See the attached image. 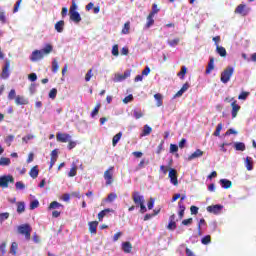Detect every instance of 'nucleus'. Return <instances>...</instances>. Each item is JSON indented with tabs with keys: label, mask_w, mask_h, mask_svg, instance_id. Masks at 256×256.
<instances>
[{
	"label": "nucleus",
	"mask_w": 256,
	"mask_h": 256,
	"mask_svg": "<svg viewBox=\"0 0 256 256\" xmlns=\"http://www.w3.org/2000/svg\"><path fill=\"white\" fill-rule=\"evenodd\" d=\"M249 92H241V94L238 96V99L240 101H245L249 97Z\"/></svg>",
	"instance_id": "nucleus-49"
},
{
	"label": "nucleus",
	"mask_w": 256,
	"mask_h": 256,
	"mask_svg": "<svg viewBox=\"0 0 256 256\" xmlns=\"http://www.w3.org/2000/svg\"><path fill=\"white\" fill-rule=\"evenodd\" d=\"M15 187H16V189L23 190V189H25V184H23V182H21V181H18V182H16Z\"/></svg>",
	"instance_id": "nucleus-61"
},
{
	"label": "nucleus",
	"mask_w": 256,
	"mask_h": 256,
	"mask_svg": "<svg viewBox=\"0 0 256 256\" xmlns=\"http://www.w3.org/2000/svg\"><path fill=\"white\" fill-rule=\"evenodd\" d=\"M4 141L8 147H11V144L13 143V141H15V135L10 134V135L6 136Z\"/></svg>",
	"instance_id": "nucleus-30"
},
{
	"label": "nucleus",
	"mask_w": 256,
	"mask_h": 256,
	"mask_svg": "<svg viewBox=\"0 0 256 256\" xmlns=\"http://www.w3.org/2000/svg\"><path fill=\"white\" fill-rule=\"evenodd\" d=\"M28 79L32 82L37 81V74L31 73L28 75Z\"/></svg>",
	"instance_id": "nucleus-64"
},
{
	"label": "nucleus",
	"mask_w": 256,
	"mask_h": 256,
	"mask_svg": "<svg viewBox=\"0 0 256 256\" xmlns=\"http://www.w3.org/2000/svg\"><path fill=\"white\" fill-rule=\"evenodd\" d=\"M70 19L74 23H81V14H79V12H71Z\"/></svg>",
	"instance_id": "nucleus-19"
},
{
	"label": "nucleus",
	"mask_w": 256,
	"mask_h": 256,
	"mask_svg": "<svg viewBox=\"0 0 256 256\" xmlns=\"http://www.w3.org/2000/svg\"><path fill=\"white\" fill-rule=\"evenodd\" d=\"M5 253H7V243L3 242L0 245V256H5Z\"/></svg>",
	"instance_id": "nucleus-43"
},
{
	"label": "nucleus",
	"mask_w": 256,
	"mask_h": 256,
	"mask_svg": "<svg viewBox=\"0 0 256 256\" xmlns=\"http://www.w3.org/2000/svg\"><path fill=\"white\" fill-rule=\"evenodd\" d=\"M54 27L57 33H63V29L65 28V21L63 20L58 21Z\"/></svg>",
	"instance_id": "nucleus-24"
},
{
	"label": "nucleus",
	"mask_w": 256,
	"mask_h": 256,
	"mask_svg": "<svg viewBox=\"0 0 256 256\" xmlns=\"http://www.w3.org/2000/svg\"><path fill=\"white\" fill-rule=\"evenodd\" d=\"M190 213H191V215H197V213H199V207L191 206L190 207Z\"/></svg>",
	"instance_id": "nucleus-57"
},
{
	"label": "nucleus",
	"mask_w": 256,
	"mask_h": 256,
	"mask_svg": "<svg viewBox=\"0 0 256 256\" xmlns=\"http://www.w3.org/2000/svg\"><path fill=\"white\" fill-rule=\"evenodd\" d=\"M131 101H133V95H132V94H129L128 96H126V97L123 99V103H125V104L131 103Z\"/></svg>",
	"instance_id": "nucleus-60"
},
{
	"label": "nucleus",
	"mask_w": 256,
	"mask_h": 256,
	"mask_svg": "<svg viewBox=\"0 0 256 256\" xmlns=\"http://www.w3.org/2000/svg\"><path fill=\"white\" fill-rule=\"evenodd\" d=\"M30 177H32V179H37V177H39V166H33L29 172Z\"/></svg>",
	"instance_id": "nucleus-20"
},
{
	"label": "nucleus",
	"mask_w": 256,
	"mask_h": 256,
	"mask_svg": "<svg viewBox=\"0 0 256 256\" xmlns=\"http://www.w3.org/2000/svg\"><path fill=\"white\" fill-rule=\"evenodd\" d=\"M154 99H156V107H162L163 106V95L161 93H157L154 95Z\"/></svg>",
	"instance_id": "nucleus-26"
},
{
	"label": "nucleus",
	"mask_w": 256,
	"mask_h": 256,
	"mask_svg": "<svg viewBox=\"0 0 256 256\" xmlns=\"http://www.w3.org/2000/svg\"><path fill=\"white\" fill-rule=\"evenodd\" d=\"M50 53H53V45L49 43L45 44L44 48L41 50H34L32 52L30 61H32V63H37V61L45 59V56L50 55Z\"/></svg>",
	"instance_id": "nucleus-1"
},
{
	"label": "nucleus",
	"mask_w": 256,
	"mask_h": 256,
	"mask_svg": "<svg viewBox=\"0 0 256 256\" xmlns=\"http://www.w3.org/2000/svg\"><path fill=\"white\" fill-rule=\"evenodd\" d=\"M59 207H63V205L57 201H53L50 203L48 209H59Z\"/></svg>",
	"instance_id": "nucleus-42"
},
{
	"label": "nucleus",
	"mask_w": 256,
	"mask_h": 256,
	"mask_svg": "<svg viewBox=\"0 0 256 256\" xmlns=\"http://www.w3.org/2000/svg\"><path fill=\"white\" fill-rule=\"evenodd\" d=\"M129 77H131V71H125L124 74H116L114 81L115 83H121V81H125Z\"/></svg>",
	"instance_id": "nucleus-12"
},
{
	"label": "nucleus",
	"mask_w": 256,
	"mask_h": 256,
	"mask_svg": "<svg viewBox=\"0 0 256 256\" xmlns=\"http://www.w3.org/2000/svg\"><path fill=\"white\" fill-rule=\"evenodd\" d=\"M180 41H181V39H179V38H175L173 40H168V45L170 47H177V45H179Z\"/></svg>",
	"instance_id": "nucleus-38"
},
{
	"label": "nucleus",
	"mask_w": 256,
	"mask_h": 256,
	"mask_svg": "<svg viewBox=\"0 0 256 256\" xmlns=\"http://www.w3.org/2000/svg\"><path fill=\"white\" fill-rule=\"evenodd\" d=\"M231 107H232V119H235V117H237V113H239V111H241V106H239V104H237V100H234L231 103Z\"/></svg>",
	"instance_id": "nucleus-13"
},
{
	"label": "nucleus",
	"mask_w": 256,
	"mask_h": 256,
	"mask_svg": "<svg viewBox=\"0 0 256 256\" xmlns=\"http://www.w3.org/2000/svg\"><path fill=\"white\" fill-rule=\"evenodd\" d=\"M220 184L223 187V189H231V187H233V182H231L228 179H221Z\"/></svg>",
	"instance_id": "nucleus-22"
},
{
	"label": "nucleus",
	"mask_w": 256,
	"mask_h": 256,
	"mask_svg": "<svg viewBox=\"0 0 256 256\" xmlns=\"http://www.w3.org/2000/svg\"><path fill=\"white\" fill-rule=\"evenodd\" d=\"M207 222L203 218L200 219L198 223V235H201V225H206Z\"/></svg>",
	"instance_id": "nucleus-58"
},
{
	"label": "nucleus",
	"mask_w": 256,
	"mask_h": 256,
	"mask_svg": "<svg viewBox=\"0 0 256 256\" xmlns=\"http://www.w3.org/2000/svg\"><path fill=\"white\" fill-rule=\"evenodd\" d=\"M112 55H114V57H119V45L117 44L113 45Z\"/></svg>",
	"instance_id": "nucleus-48"
},
{
	"label": "nucleus",
	"mask_w": 256,
	"mask_h": 256,
	"mask_svg": "<svg viewBox=\"0 0 256 256\" xmlns=\"http://www.w3.org/2000/svg\"><path fill=\"white\" fill-rule=\"evenodd\" d=\"M57 71H59V62L54 58L52 61V72L57 73Z\"/></svg>",
	"instance_id": "nucleus-39"
},
{
	"label": "nucleus",
	"mask_w": 256,
	"mask_h": 256,
	"mask_svg": "<svg viewBox=\"0 0 256 256\" xmlns=\"http://www.w3.org/2000/svg\"><path fill=\"white\" fill-rule=\"evenodd\" d=\"M233 73H235V69H233L231 66H228L221 73L220 81H222L224 84L229 83V81H231V77H233Z\"/></svg>",
	"instance_id": "nucleus-2"
},
{
	"label": "nucleus",
	"mask_w": 256,
	"mask_h": 256,
	"mask_svg": "<svg viewBox=\"0 0 256 256\" xmlns=\"http://www.w3.org/2000/svg\"><path fill=\"white\" fill-rule=\"evenodd\" d=\"M39 207V200H34L30 203V209H37Z\"/></svg>",
	"instance_id": "nucleus-59"
},
{
	"label": "nucleus",
	"mask_w": 256,
	"mask_h": 256,
	"mask_svg": "<svg viewBox=\"0 0 256 256\" xmlns=\"http://www.w3.org/2000/svg\"><path fill=\"white\" fill-rule=\"evenodd\" d=\"M130 29H131V22H126L125 24H124V27H123V29H122V34L123 35H129V31H130Z\"/></svg>",
	"instance_id": "nucleus-29"
},
{
	"label": "nucleus",
	"mask_w": 256,
	"mask_h": 256,
	"mask_svg": "<svg viewBox=\"0 0 256 256\" xmlns=\"http://www.w3.org/2000/svg\"><path fill=\"white\" fill-rule=\"evenodd\" d=\"M10 68H11V61L6 60L5 61V65H4L3 69H2V73H1V78L2 79H9V75H10L9 69Z\"/></svg>",
	"instance_id": "nucleus-10"
},
{
	"label": "nucleus",
	"mask_w": 256,
	"mask_h": 256,
	"mask_svg": "<svg viewBox=\"0 0 256 256\" xmlns=\"http://www.w3.org/2000/svg\"><path fill=\"white\" fill-rule=\"evenodd\" d=\"M177 151H179V146H177V144H171L170 153H177Z\"/></svg>",
	"instance_id": "nucleus-56"
},
{
	"label": "nucleus",
	"mask_w": 256,
	"mask_h": 256,
	"mask_svg": "<svg viewBox=\"0 0 256 256\" xmlns=\"http://www.w3.org/2000/svg\"><path fill=\"white\" fill-rule=\"evenodd\" d=\"M223 130V123H219L214 131V137H219L221 135V131Z\"/></svg>",
	"instance_id": "nucleus-33"
},
{
	"label": "nucleus",
	"mask_w": 256,
	"mask_h": 256,
	"mask_svg": "<svg viewBox=\"0 0 256 256\" xmlns=\"http://www.w3.org/2000/svg\"><path fill=\"white\" fill-rule=\"evenodd\" d=\"M221 209H223V206L221 204H216L207 206L206 211H208V213H213L214 215H219Z\"/></svg>",
	"instance_id": "nucleus-11"
},
{
	"label": "nucleus",
	"mask_w": 256,
	"mask_h": 256,
	"mask_svg": "<svg viewBox=\"0 0 256 256\" xmlns=\"http://www.w3.org/2000/svg\"><path fill=\"white\" fill-rule=\"evenodd\" d=\"M122 250L124 253H131V251H133V245L131 242H124L122 243Z\"/></svg>",
	"instance_id": "nucleus-21"
},
{
	"label": "nucleus",
	"mask_w": 256,
	"mask_h": 256,
	"mask_svg": "<svg viewBox=\"0 0 256 256\" xmlns=\"http://www.w3.org/2000/svg\"><path fill=\"white\" fill-rule=\"evenodd\" d=\"M107 213H115V210H113L111 208H106V209L100 211L98 213V220L103 221V219L105 218V215H107Z\"/></svg>",
	"instance_id": "nucleus-15"
},
{
	"label": "nucleus",
	"mask_w": 256,
	"mask_h": 256,
	"mask_svg": "<svg viewBox=\"0 0 256 256\" xmlns=\"http://www.w3.org/2000/svg\"><path fill=\"white\" fill-rule=\"evenodd\" d=\"M19 248V244H17V242H13L11 244V248H10V253L12 255H17V249Z\"/></svg>",
	"instance_id": "nucleus-35"
},
{
	"label": "nucleus",
	"mask_w": 256,
	"mask_h": 256,
	"mask_svg": "<svg viewBox=\"0 0 256 256\" xmlns=\"http://www.w3.org/2000/svg\"><path fill=\"white\" fill-rule=\"evenodd\" d=\"M168 177H169L170 183H172V185H174L175 187H177V185H179V180L177 179V170L171 168L169 171Z\"/></svg>",
	"instance_id": "nucleus-9"
},
{
	"label": "nucleus",
	"mask_w": 256,
	"mask_h": 256,
	"mask_svg": "<svg viewBox=\"0 0 256 256\" xmlns=\"http://www.w3.org/2000/svg\"><path fill=\"white\" fill-rule=\"evenodd\" d=\"M234 13L242 15V17H247L249 15V7L246 4H240L236 7Z\"/></svg>",
	"instance_id": "nucleus-5"
},
{
	"label": "nucleus",
	"mask_w": 256,
	"mask_h": 256,
	"mask_svg": "<svg viewBox=\"0 0 256 256\" xmlns=\"http://www.w3.org/2000/svg\"><path fill=\"white\" fill-rule=\"evenodd\" d=\"M48 97H50V99H56L57 97V88H52L48 94Z\"/></svg>",
	"instance_id": "nucleus-47"
},
{
	"label": "nucleus",
	"mask_w": 256,
	"mask_h": 256,
	"mask_svg": "<svg viewBox=\"0 0 256 256\" xmlns=\"http://www.w3.org/2000/svg\"><path fill=\"white\" fill-rule=\"evenodd\" d=\"M245 166L247 171H253V159L251 157L246 158Z\"/></svg>",
	"instance_id": "nucleus-28"
},
{
	"label": "nucleus",
	"mask_w": 256,
	"mask_h": 256,
	"mask_svg": "<svg viewBox=\"0 0 256 256\" xmlns=\"http://www.w3.org/2000/svg\"><path fill=\"white\" fill-rule=\"evenodd\" d=\"M114 199H117V194H115V193H110V194L108 195L106 201H107L108 203H113V200H114Z\"/></svg>",
	"instance_id": "nucleus-52"
},
{
	"label": "nucleus",
	"mask_w": 256,
	"mask_h": 256,
	"mask_svg": "<svg viewBox=\"0 0 256 256\" xmlns=\"http://www.w3.org/2000/svg\"><path fill=\"white\" fill-rule=\"evenodd\" d=\"M59 158V154L57 152V149H54L52 152H51V159H54V160H57Z\"/></svg>",
	"instance_id": "nucleus-63"
},
{
	"label": "nucleus",
	"mask_w": 256,
	"mask_h": 256,
	"mask_svg": "<svg viewBox=\"0 0 256 256\" xmlns=\"http://www.w3.org/2000/svg\"><path fill=\"white\" fill-rule=\"evenodd\" d=\"M16 95H17V93L15 92V89H11L8 94V99L10 101H13V99H16V97H17Z\"/></svg>",
	"instance_id": "nucleus-51"
},
{
	"label": "nucleus",
	"mask_w": 256,
	"mask_h": 256,
	"mask_svg": "<svg viewBox=\"0 0 256 256\" xmlns=\"http://www.w3.org/2000/svg\"><path fill=\"white\" fill-rule=\"evenodd\" d=\"M99 109H101V103L96 104L95 108L91 112V117H97L99 115Z\"/></svg>",
	"instance_id": "nucleus-31"
},
{
	"label": "nucleus",
	"mask_w": 256,
	"mask_h": 256,
	"mask_svg": "<svg viewBox=\"0 0 256 256\" xmlns=\"http://www.w3.org/2000/svg\"><path fill=\"white\" fill-rule=\"evenodd\" d=\"M216 53H218V55H220V57H227V50L223 46L217 45Z\"/></svg>",
	"instance_id": "nucleus-25"
},
{
	"label": "nucleus",
	"mask_w": 256,
	"mask_h": 256,
	"mask_svg": "<svg viewBox=\"0 0 256 256\" xmlns=\"http://www.w3.org/2000/svg\"><path fill=\"white\" fill-rule=\"evenodd\" d=\"M153 17H155V16H153L151 14H149L147 16V22L145 24L146 29H150L151 27H153V25H155V19H153Z\"/></svg>",
	"instance_id": "nucleus-23"
},
{
	"label": "nucleus",
	"mask_w": 256,
	"mask_h": 256,
	"mask_svg": "<svg viewBox=\"0 0 256 256\" xmlns=\"http://www.w3.org/2000/svg\"><path fill=\"white\" fill-rule=\"evenodd\" d=\"M91 77H93V69L91 68L90 70H88V72L85 75V82L89 83V81H91Z\"/></svg>",
	"instance_id": "nucleus-46"
},
{
	"label": "nucleus",
	"mask_w": 256,
	"mask_h": 256,
	"mask_svg": "<svg viewBox=\"0 0 256 256\" xmlns=\"http://www.w3.org/2000/svg\"><path fill=\"white\" fill-rule=\"evenodd\" d=\"M56 140L58 141V143H69V141H71V135L58 132L56 134Z\"/></svg>",
	"instance_id": "nucleus-8"
},
{
	"label": "nucleus",
	"mask_w": 256,
	"mask_h": 256,
	"mask_svg": "<svg viewBox=\"0 0 256 256\" xmlns=\"http://www.w3.org/2000/svg\"><path fill=\"white\" fill-rule=\"evenodd\" d=\"M32 231H33V228H31V225L29 224H22L18 226V233L20 235H24L26 241H29L31 239Z\"/></svg>",
	"instance_id": "nucleus-3"
},
{
	"label": "nucleus",
	"mask_w": 256,
	"mask_h": 256,
	"mask_svg": "<svg viewBox=\"0 0 256 256\" xmlns=\"http://www.w3.org/2000/svg\"><path fill=\"white\" fill-rule=\"evenodd\" d=\"M0 165H2V166L11 165V159L5 158V157H1L0 158Z\"/></svg>",
	"instance_id": "nucleus-41"
},
{
	"label": "nucleus",
	"mask_w": 256,
	"mask_h": 256,
	"mask_svg": "<svg viewBox=\"0 0 256 256\" xmlns=\"http://www.w3.org/2000/svg\"><path fill=\"white\" fill-rule=\"evenodd\" d=\"M235 149L236 151H245V143L243 142L235 143Z\"/></svg>",
	"instance_id": "nucleus-40"
},
{
	"label": "nucleus",
	"mask_w": 256,
	"mask_h": 256,
	"mask_svg": "<svg viewBox=\"0 0 256 256\" xmlns=\"http://www.w3.org/2000/svg\"><path fill=\"white\" fill-rule=\"evenodd\" d=\"M75 175H77V165L72 164V168L70 169L69 173H68V177H75Z\"/></svg>",
	"instance_id": "nucleus-36"
},
{
	"label": "nucleus",
	"mask_w": 256,
	"mask_h": 256,
	"mask_svg": "<svg viewBox=\"0 0 256 256\" xmlns=\"http://www.w3.org/2000/svg\"><path fill=\"white\" fill-rule=\"evenodd\" d=\"M204 152L201 149H196L194 153L188 156V161H193V159H199L203 157Z\"/></svg>",
	"instance_id": "nucleus-14"
},
{
	"label": "nucleus",
	"mask_w": 256,
	"mask_h": 256,
	"mask_svg": "<svg viewBox=\"0 0 256 256\" xmlns=\"http://www.w3.org/2000/svg\"><path fill=\"white\" fill-rule=\"evenodd\" d=\"M17 213H25V202L17 203Z\"/></svg>",
	"instance_id": "nucleus-34"
},
{
	"label": "nucleus",
	"mask_w": 256,
	"mask_h": 256,
	"mask_svg": "<svg viewBox=\"0 0 256 256\" xmlns=\"http://www.w3.org/2000/svg\"><path fill=\"white\" fill-rule=\"evenodd\" d=\"M89 225V231L92 235H96L97 234V227L99 225V222L97 221H92L88 223Z\"/></svg>",
	"instance_id": "nucleus-17"
},
{
	"label": "nucleus",
	"mask_w": 256,
	"mask_h": 256,
	"mask_svg": "<svg viewBox=\"0 0 256 256\" xmlns=\"http://www.w3.org/2000/svg\"><path fill=\"white\" fill-rule=\"evenodd\" d=\"M214 69H215V58L210 57L209 63L205 71L206 75H209L211 71H213Z\"/></svg>",
	"instance_id": "nucleus-16"
},
{
	"label": "nucleus",
	"mask_w": 256,
	"mask_h": 256,
	"mask_svg": "<svg viewBox=\"0 0 256 256\" xmlns=\"http://www.w3.org/2000/svg\"><path fill=\"white\" fill-rule=\"evenodd\" d=\"M192 224H193V218L184 219L182 221V225H185V226L192 225Z\"/></svg>",
	"instance_id": "nucleus-62"
},
{
	"label": "nucleus",
	"mask_w": 256,
	"mask_h": 256,
	"mask_svg": "<svg viewBox=\"0 0 256 256\" xmlns=\"http://www.w3.org/2000/svg\"><path fill=\"white\" fill-rule=\"evenodd\" d=\"M202 245H209L211 243V235H206L201 240Z\"/></svg>",
	"instance_id": "nucleus-45"
},
{
	"label": "nucleus",
	"mask_w": 256,
	"mask_h": 256,
	"mask_svg": "<svg viewBox=\"0 0 256 256\" xmlns=\"http://www.w3.org/2000/svg\"><path fill=\"white\" fill-rule=\"evenodd\" d=\"M185 75H187V67L182 66L177 76L180 77V79H185Z\"/></svg>",
	"instance_id": "nucleus-37"
},
{
	"label": "nucleus",
	"mask_w": 256,
	"mask_h": 256,
	"mask_svg": "<svg viewBox=\"0 0 256 256\" xmlns=\"http://www.w3.org/2000/svg\"><path fill=\"white\" fill-rule=\"evenodd\" d=\"M115 167L110 166L109 169H107L104 172V179L106 181V185H112L113 184V170Z\"/></svg>",
	"instance_id": "nucleus-7"
},
{
	"label": "nucleus",
	"mask_w": 256,
	"mask_h": 256,
	"mask_svg": "<svg viewBox=\"0 0 256 256\" xmlns=\"http://www.w3.org/2000/svg\"><path fill=\"white\" fill-rule=\"evenodd\" d=\"M167 229H169V231H175V229H177V222L169 221Z\"/></svg>",
	"instance_id": "nucleus-50"
},
{
	"label": "nucleus",
	"mask_w": 256,
	"mask_h": 256,
	"mask_svg": "<svg viewBox=\"0 0 256 256\" xmlns=\"http://www.w3.org/2000/svg\"><path fill=\"white\" fill-rule=\"evenodd\" d=\"M77 147V142L75 141H68V149L71 151V149H75Z\"/></svg>",
	"instance_id": "nucleus-55"
},
{
	"label": "nucleus",
	"mask_w": 256,
	"mask_h": 256,
	"mask_svg": "<svg viewBox=\"0 0 256 256\" xmlns=\"http://www.w3.org/2000/svg\"><path fill=\"white\" fill-rule=\"evenodd\" d=\"M121 137H123V133L119 132L112 138V145L116 147L119 141H121Z\"/></svg>",
	"instance_id": "nucleus-27"
},
{
	"label": "nucleus",
	"mask_w": 256,
	"mask_h": 256,
	"mask_svg": "<svg viewBox=\"0 0 256 256\" xmlns=\"http://www.w3.org/2000/svg\"><path fill=\"white\" fill-rule=\"evenodd\" d=\"M77 12V3H75V0H72V5L70 7L69 13H76Z\"/></svg>",
	"instance_id": "nucleus-54"
},
{
	"label": "nucleus",
	"mask_w": 256,
	"mask_h": 256,
	"mask_svg": "<svg viewBox=\"0 0 256 256\" xmlns=\"http://www.w3.org/2000/svg\"><path fill=\"white\" fill-rule=\"evenodd\" d=\"M133 115L135 119H141V117H143V112L141 110H134Z\"/></svg>",
	"instance_id": "nucleus-53"
},
{
	"label": "nucleus",
	"mask_w": 256,
	"mask_h": 256,
	"mask_svg": "<svg viewBox=\"0 0 256 256\" xmlns=\"http://www.w3.org/2000/svg\"><path fill=\"white\" fill-rule=\"evenodd\" d=\"M9 183H15V178L12 175H3L0 176V187L2 189H7Z\"/></svg>",
	"instance_id": "nucleus-4"
},
{
	"label": "nucleus",
	"mask_w": 256,
	"mask_h": 256,
	"mask_svg": "<svg viewBox=\"0 0 256 256\" xmlns=\"http://www.w3.org/2000/svg\"><path fill=\"white\" fill-rule=\"evenodd\" d=\"M132 200L134 201L136 207H139L140 205L145 203V198L138 191H134L132 193Z\"/></svg>",
	"instance_id": "nucleus-6"
},
{
	"label": "nucleus",
	"mask_w": 256,
	"mask_h": 256,
	"mask_svg": "<svg viewBox=\"0 0 256 256\" xmlns=\"http://www.w3.org/2000/svg\"><path fill=\"white\" fill-rule=\"evenodd\" d=\"M152 131H153V128H151V126L144 125L142 135H144V137H146L147 135H151Z\"/></svg>",
	"instance_id": "nucleus-32"
},
{
	"label": "nucleus",
	"mask_w": 256,
	"mask_h": 256,
	"mask_svg": "<svg viewBox=\"0 0 256 256\" xmlns=\"http://www.w3.org/2000/svg\"><path fill=\"white\" fill-rule=\"evenodd\" d=\"M15 103L16 105H29V100L24 96H16Z\"/></svg>",
	"instance_id": "nucleus-18"
},
{
	"label": "nucleus",
	"mask_w": 256,
	"mask_h": 256,
	"mask_svg": "<svg viewBox=\"0 0 256 256\" xmlns=\"http://www.w3.org/2000/svg\"><path fill=\"white\" fill-rule=\"evenodd\" d=\"M160 9L158 8L157 4H153L152 5V10L149 13V15H152L153 17H155V15H157V13H159Z\"/></svg>",
	"instance_id": "nucleus-44"
}]
</instances>
